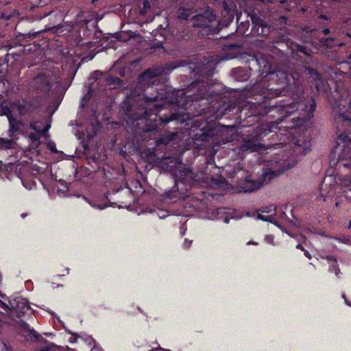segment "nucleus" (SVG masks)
I'll return each mask as SVG.
<instances>
[{
  "label": "nucleus",
  "mask_w": 351,
  "mask_h": 351,
  "mask_svg": "<svg viewBox=\"0 0 351 351\" xmlns=\"http://www.w3.org/2000/svg\"><path fill=\"white\" fill-rule=\"evenodd\" d=\"M328 263L330 264V271L335 272V275L339 278L340 270L337 268V262L332 257L328 258Z\"/></svg>",
  "instance_id": "nucleus-10"
},
{
  "label": "nucleus",
  "mask_w": 351,
  "mask_h": 351,
  "mask_svg": "<svg viewBox=\"0 0 351 351\" xmlns=\"http://www.w3.org/2000/svg\"><path fill=\"white\" fill-rule=\"evenodd\" d=\"M315 108V104L313 101H312V104H311V110L313 111Z\"/></svg>",
  "instance_id": "nucleus-20"
},
{
  "label": "nucleus",
  "mask_w": 351,
  "mask_h": 351,
  "mask_svg": "<svg viewBox=\"0 0 351 351\" xmlns=\"http://www.w3.org/2000/svg\"><path fill=\"white\" fill-rule=\"evenodd\" d=\"M349 200L351 202V197L349 198Z\"/></svg>",
  "instance_id": "nucleus-35"
},
{
  "label": "nucleus",
  "mask_w": 351,
  "mask_h": 351,
  "mask_svg": "<svg viewBox=\"0 0 351 351\" xmlns=\"http://www.w3.org/2000/svg\"><path fill=\"white\" fill-rule=\"evenodd\" d=\"M115 82H120V80L119 78H115L114 80Z\"/></svg>",
  "instance_id": "nucleus-28"
},
{
  "label": "nucleus",
  "mask_w": 351,
  "mask_h": 351,
  "mask_svg": "<svg viewBox=\"0 0 351 351\" xmlns=\"http://www.w3.org/2000/svg\"><path fill=\"white\" fill-rule=\"evenodd\" d=\"M158 350H162V351H171L170 350H165L161 348H158Z\"/></svg>",
  "instance_id": "nucleus-26"
},
{
  "label": "nucleus",
  "mask_w": 351,
  "mask_h": 351,
  "mask_svg": "<svg viewBox=\"0 0 351 351\" xmlns=\"http://www.w3.org/2000/svg\"><path fill=\"white\" fill-rule=\"evenodd\" d=\"M150 3L148 1H143V8L141 10V14H145L147 10L149 9Z\"/></svg>",
  "instance_id": "nucleus-15"
},
{
  "label": "nucleus",
  "mask_w": 351,
  "mask_h": 351,
  "mask_svg": "<svg viewBox=\"0 0 351 351\" xmlns=\"http://www.w3.org/2000/svg\"><path fill=\"white\" fill-rule=\"evenodd\" d=\"M192 243V241H189L188 239H185L184 246L185 247H189Z\"/></svg>",
  "instance_id": "nucleus-19"
},
{
  "label": "nucleus",
  "mask_w": 351,
  "mask_h": 351,
  "mask_svg": "<svg viewBox=\"0 0 351 351\" xmlns=\"http://www.w3.org/2000/svg\"><path fill=\"white\" fill-rule=\"evenodd\" d=\"M265 240L270 244L274 245V237L273 235L269 234L265 237Z\"/></svg>",
  "instance_id": "nucleus-17"
},
{
  "label": "nucleus",
  "mask_w": 351,
  "mask_h": 351,
  "mask_svg": "<svg viewBox=\"0 0 351 351\" xmlns=\"http://www.w3.org/2000/svg\"><path fill=\"white\" fill-rule=\"evenodd\" d=\"M225 223H228V219H225Z\"/></svg>",
  "instance_id": "nucleus-32"
},
{
  "label": "nucleus",
  "mask_w": 351,
  "mask_h": 351,
  "mask_svg": "<svg viewBox=\"0 0 351 351\" xmlns=\"http://www.w3.org/2000/svg\"><path fill=\"white\" fill-rule=\"evenodd\" d=\"M295 165V162H293L291 165H289L288 167H287V169H289V168H291V167H294Z\"/></svg>",
  "instance_id": "nucleus-25"
},
{
  "label": "nucleus",
  "mask_w": 351,
  "mask_h": 351,
  "mask_svg": "<svg viewBox=\"0 0 351 351\" xmlns=\"http://www.w3.org/2000/svg\"><path fill=\"white\" fill-rule=\"evenodd\" d=\"M296 247L298 249H300L302 250H304V248L302 247V245L300 244L297 245Z\"/></svg>",
  "instance_id": "nucleus-24"
},
{
  "label": "nucleus",
  "mask_w": 351,
  "mask_h": 351,
  "mask_svg": "<svg viewBox=\"0 0 351 351\" xmlns=\"http://www.w3.org/2000/svg\"><path fill=\"white\" fill-rule=\"evenodd\" d=\"M265 125H263L261 126V130H263L265 129V128H265Z\"/></svg>",
  "instance_id": "nucleus-30"
},
{
  "label": "nucleus",
  "mask_w": 351,
  "mask_h": 351,
  "mask_svg": "<svg viewBox=\"0 0 351 351\" xmlns=\"http://www.w3.org/2000/svg\"><path fill=\"white\" fill-rule=\"evenodd\" d=\"M29 139L32 141L31 147L32 148H36L39 144V138H40V134L36 133V134H31L29 136Z\"/></svg>",
  "instance_id": "nucleus-11"
},
{
  "label": "nucleus",
  "mask_w": 351,
  "mask_h": 351,
  "mask_svg": "<svg viewBox=\"0 0 351 351\" xmlns=\"http://www.w3.org/2000/svg\"><path fill=\"white\" fill-rule=\"evenodd\" d=\"M24 329H25V332H27V335L26 336L27 337H29L30 339H32V338L36 339L37 338L38 334L36 333V332L35 330H34L33 329H31L29 327V326H26Z\"/></svg>",
  "instance_id": "nucleus-14"
},
{
  "label": "nucleus",
  "mask_w": 351,
  "mask_h": 351,
  "mask_svg": "<svg viewBox=\"0 0 351 351\" xmlns=\"http://www.w3.org/2000/svg\"><path fill=\"white\" fill-rule=\"evenodd\" d=\"M295 109V104H292L280 107L279 109H278V111L280 112L282 118H285L293 113Z\"/></svg>",
  "instance_id": "nucleus-6"
},
{
  "label": "nucleus",
  "mask_w": 351,
  "mask_h": 351,
  "mask_svg": "<svg viewBox=\"0 0 351 351\" xmlns=\"http://www.w3.org/2000/svg\"><path fill=\"white\" fill-rule=\"evenodd\" d=\"M2 112H0V115H5L8 117L10 128L8 130L9 136L13 137L14 132L19 131L20 130L21 123L20 121H16L11 112L8 110H2Z\"/></svg>",
  "instance_id": "nucleus-5"
},
{
  "label": "nucleus",
  "mask_w": 351,
  "mask_h": 351,
  "mask_svg": "<svg viewBox=\"0 0 351 351\" xmlns=\"http://www.w3.org/2000/svg\"><path fill=\"white\" fill-rule=\"evenodd\" d=\"M2 165H2V162L0 161V170H1V169H2Z\"/></svg>",
  "instance_id": "nucleus-29"
},
{
  "label": "nucleus",
  "mask_w": 351,
  "mask_h": 351,
  "mask_svg": "<svg viewBox=\"0 0 351 351\" xmlns=\"http://www.w3.org/2000/svg\"><path fill=\"white\" fill-rule=\"evenodd\" d=\"M350 58L351 59V56H350Z\"/></svg>",
  "instance_id": "nucleus-36"
},
{
  "label": "nucleus",
  "mask_w": 351,
  "mask_h": 351,
  "mask_svg": "<svg viewBox=\"0 0 351 351\" xmlns=\"http://www.w3.org/2000/svg\"><path fill=\"white\" fill-rule=\"evenodd\" d=\"M92 206L93 207L97 208L99 209H104L105 208L107 207L106 206H95V205H92Z\"/></svg>",
  "instance_id": "nucleus-21"
},
{
  "label": "nucleus",
  "mask_w": 351,
  "mask_h": 351,
  "mask_svg": "<svg viewBox=\"0 0 351 351\" xmlns=\"http://www.w3.org/2000/svg\"><path fill=\"white\" fill-rule=\"evenodd\" d=\"M276 210V207L272 205L263 208L258 214L257 219L265 221H269L274 223L275 225H277Z\"/></svg>",
  "instance_id": "nucleus-4"
},
{
  "label": "nucleus",
  "mask_w": 351,
  "mask_h": 351,
  "mask_svg": "<svg viewBox=\"0 0 351 351\" xmlns=\"http://www.w3.org/2000/svg\"><path fill=\"white\" fill-rule=\"evenodd\" d=\"M304 255L309 258H311L310 254L306 250H304Z\"/></svg>",
  "instance_id": "nucleus-22"
},
{
  "label": "nucleus",
  "mask_w": 351,
  "mask_h": 351,
  "mask_svg": "<svg viewBox=\"0 0 351 351\" xmlns=\"http://www.w3.org/2000/svg\"><path fill=\"white\" fill-rule=\"evenodd\" d=\"M329 32H330V31H329V29H323V33H324V34H328L329 33Z\"/></svg>",
  "instance_id": "nucleus-23"
},
{
  "label": "nucleus",
  "mask_w": 351,
  "mask_h": 351,
  "mask_svg": "<svg viewBox=\"0 0 351 351\" xmlns=\"http://www.w3.org/2000/svg\"><path fill=\"white\" fill-rule=\"evenodd\" d=\"M60 82L58 70H46L39 73L33 81L34 88L38 90L47 92L55 84Z\"/></svg>",
  "instance_id": "nucleus-1"
},
{
  "label": "nucleus",
  "mask_w": 351,
  "mask_h": 351,
  "mask_svg": "<svg viewBox=\"0 0 351 351\" xmlns=\"http://www.w3.org/2000/svg\"><path fill=\"white\" fill-rule=\"evenodd\" d=\"M284 170L267 169L263 172L262 181H253L247 179L243 191L247 193L257 190L261 188L264 182H269L272 178L278 176Z\"/></svg>",
  "instance_id": "nucleus-2"
},
{
  "label": "nucleus",
  "mask_w": 351,
  "mask_h": 351,
  "mask_svg": "<svg viewBox=\"0 0 351 351\" xmlns=\"http://www.w3.org/2000/svg\"><path fill=\"white\" fill-rule=\"evenodd\" d=\"M268 130H269V132H271L272 131L271 128H269Z\"/></svg>",
  "instance_id": "nucleus-34"
},
{
  "label": "nucleus",
  "mask_w": 351,
  "mask_h": 351,
  "mask_svg": "<svg viewBox=\"0 0 351 351\" xmlns=\"http://www.w3.org/2000/svg\"><path fill=\"white\" fill-rule=\"evenodd\" d=\"M30 127L38 134H45L47 132L50 128V125H47L43 130H41L40 123V122H34L31 123Z\"/></svg>",
  "instance_id": "nucleus-9"
},
{
  "label": "nucleus",
  "mask_w": 351,
  "mask_h": 351,
  "mask_svg": "<svg viewBox=\"0 0 351 351\" xmlns=\"http://www.w3.org/2000/svg\"><path fill=\"white\" fill-rule=\"evenodd\" d=\"M25 216H26V215H25V214H22V215H21V217H22L23 218H24Z\"/></svg>",
  "instance_id": "nucleus-31"
},
{
  "label": "nucleus",
  "mask_w": 351,
  "mask_h": 351,
  "mask_svg": "<svg viewBox=\"0 0 351 351\" xmlns=\"http://www.w3.org/2000/svg\"><path fill=\"white\" fill-rule=\"evenodd\" d=\"M285 217H286V215L281 209L276 210V220L280 219L281 221V222H284L286 220ZM276 226H278V221H277Z\"/></svg>",
  "instance_id": "nucleus-12"
},
{
  "label": "nucleus",
  "mask_w": 351,
  "mask_h": 351,
  "mask_svg": "<svg viewBox=\"0 0 351 351\" xmlns=\"http://www.w3.org/2000/svg\"><path fill=\"white\" fill-rule=\"evenodd\" d=\"M15 144V141L13 139H7L3 138H0V149H11L13 147Z\"/></svg>",
  "instance_id": "nucleus-8"
},
{
  "label": "nucleus",
  "mask_w": 351,
  "mask_h": 351,
  "mask_svg": "<svg viewBox=\"0 0 351 351\" xmlns=\"http://www.w3.org/2000/svg\"><path fill=\"white\" fill-rule=\"evenodd\" d=\"M3 306L11 310L12 313H16L19 316L21 314H24L29 309L28 302L26 299L16 296L9 301V304L6 305L0 302Z\"/></svg>",
  "instance_id": "nucleus-3"
},
{
  "label": "nucleus",
  "mask_w": 351,
  "mask_h": 351,
  "mask_svg": "<svg viewBox=\"0 0 351 351\" xmlns=\"http://www.w3.org/2000/svg\"><path fill=\"white\" fill-rule=\"evenodd\" d=\"M160 73V71L157 69H147L146 71L143 73V74L141 76L142 80L153 78L156 77Z\"/></svg>",
  "instance_id": "nucleus-7"
},
{
  "label": "nucleus",
  "mask_w": 351,
  "mask_h": 351,
  "mask_svg": "<svg viewBox=\"0 0 351 351\" xmlns=\"http://www.w3.org/2000/svg\"><path fill=\"white\" fill-rule=\"evenodd\" d=\"M277 76H280L282 81L280 82L282 84H287V75L282 72H278L276 74Z\"/></svg>",
  "instance_id": "nucleus-16"
},
{
  "label": "nucleus",
  "mask_w": 351,
  "mask_h": 351,
  "mask_svg": "<svg viewBox=\"0 0 351 351\" xmlns=\"http://www.w3.org/2000/svg\"><path fill=\"white\" fill-rule=\"evenodd\" d=\"M179 17H182V18H183L184 19H186V17H185V16H180Z\"/></svg>",
  "instance_id": "nucleus-33"
},
{
  "label": "nucleus",
  "mask_w": 351,
  "mask_h": 351,
  "mask_svg": "<svg viewBox=\"0 0 351 351\" xmlns=\"http://www.w3.org/2000/svg\"><path fill=\"white\" fill-rule=\"evenodd\" d=\"M40 351H49V349L48 348H44V349H42Z\"/></svg>",
  "instance_id": "nucleus-27"
},
{
  "label": "nucleus",
  "mask_w": 351,
  "mask_h": 351,
  "mask_svg": "<svg viewBox=\"0 0 351 351\" xmlns=\"http://www.w3.org/2000/svg\"><path fill=\"white\" fill-rule=\"evenodd\" d=\"M280 92L278 90H275L274 92V94H273V92L269 93V95H271L269 96V97L271 98L273 97L278 96V95H280Z\"/></svg>",
  "instance_id": "nucleus-18"
},
{
  "label": "nucleus",
  "mask_w": 351,
  "mask_h": 351,
  "mask_svg": "<svg viewBox=\"0 0 351 351\" xmlns=\"http://www.w3.org/2000/svg\"><path fill=\"white\" fill-rule=\"evenodd\" d=\"M259 145H252L251 142H247L243 145V150H250L251 152H255L258 150Z\"/></svg>",
  "instance_id": "nucleus-13"
}]
</instances>
